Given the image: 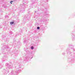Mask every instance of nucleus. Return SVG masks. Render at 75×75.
<instances>
[{
	"mask_svg": "<svg viewBox=\"0 0 75 75\" xmlns=\"http://www.w3.org/2000/svg\"><path fill=\"white\" fill-rule=\"evenodd\" d=\"M9 45L11 46H10L9 47L8 45L6 44V43L2 44V46H3V47L1 49L2 51L3 52L2 53V54H4V59H2V61H7V58H8V56H7V54H6V53H4V51L5 50V49L6 50L8 51V54L9 53V54H11L12 52H10V50H9V49L10 48H11V47H12V46L13 45V44H12L11 43L9 44Z\"/></svg>",
	"mask_w": 75,
	"mask_h": 75,
	"instance_id": "obj_1",
	"label": "nucleus"
},
{
	"mask_svg": "<svg viewBox=\"0 0 75 75\" xmlns=\"http://www.w3.org/2000/svg\"><path fill=\"white\" fill-rule=\"evenodd\" d=\"M14 65H16V66L15 67V68H16L17 70L16 71L14 70H12L11 73L9 74V75H18L19 72H20L21 70L18 69H20L22 68L23 65L17 62L16 61H15L14 62Z\"/></svg>",
	"mask_w": 75,
	"mask_h": 75,
	"instance_id": "obj_2",
	"label": "nucleus"
},
{
	"mask_svg": "<svg viewBox=\"0 0 75 75\" xmlns=\"http://www.w3.org/2000/svg\"><path fill=\"white\" fill-rule=\"evenodd\" d=\"M24 50L25 52H26V57L23 60L25 62L27 61H31V59L33 58V52H31L30 53V50L28 48H25Z\"/></svg>",
	"mask_w": 75,
	"mask_h": 75,
	"instance_id": "obj_3",
	"label": "nucleus"
},
{
	"mask_svg": "<svg viewBox=\"0 0 75 75\" xmlns=\"http://www.w3.org/2000/svg\"><path fill=\"white\" fill-rule=\"evenodd\" d=\"M38 11H41L42 13H39V16H41L42 17V20L43 21H46L47 20L46 19V18L45 17V15H48L47 13V11H44V9L41 8L40 9V8H38Z\"/></svg>",
	"mask_w": 75,
	"mask_h": 75,
	"instance_id": "obj_4",
	"label": "nucleus"
},
{
	"mask_svg": "<svg viewBox=\"0 0 75 75\" xmlns=\"http://www.w3.org/2000/svg\"><path fill=\"white\" fill-rule=\"evenodd\" d=\"M71 50H73V54H71V58L68 59L69 62H73L75 61V49L74 47H71Z\"/></svg>",
	"mask_w": 75,
	"mask_h": 75,
	"instance_id": "obj_5",
	"label": "nucleus"
},
{
	"mask_svg": "<svg viewBox=\"0 0 75 75\" xmlns=\"http://www.w3.org/2000/svg\"><path fill=\"white\" fill-rule=\"evenodd\" d=\"M2 40H5L6 42H8L9 41V38H8L7 37V35L4 34L2 36Z\"/></svg>",
	"mask_w": 75,
	"mask_h": 75,
	"instance_id": "obj_6",
	"label": "nucleus"
},
{
	"mask_svg": "<svg viewBox=\"0 0 75 75\" xmlns=\"http://www.w3.org/2000/svg\"><path fill=\"white\" fill-rule=\"evenodd\" d=\"M20 6L21 7H22V8L21 9V13H23V11H25V8L26 5L25 4H24V3H23V4H21L20 5Z\"/></svg>",
	"mask_w": 75,
	"mask_h": 75,
	"instance_id": "obj_7",
	"label": "nucleus"
},
{
	"mask_svg": "<svg viewBox=\"0 0 75 75\" xmlns=\"http://www.w3.org/2000/svg\"><path fill=\"white\" fill-rule=\"evenodd\" d=\"M9 72V70L8 69L6 68V69H4V71H3V75H6Z\"/></svg>",
	"mask_w": 75,
	"mask_h": 75,
	"instance_id": "obj_8",
	"label": "nucleus"
},
{
	"mask_svg": "<svg viewBox=\"0 0 75 75\" xmlns=\"http://www.w3.org/2000/svg\"><path fill=\"white\" fill-rule=\"evenodd\" d=\"M10 64H9L8 63H6V67H7L9 69H11V68H12V67H13V66H12V63H11V62L10 63Z\"/></svg>",
	"mask_w": 75,
	"mask_h": 75,
	"instance_id": "obj_9",
	"label": "nucleus"
},
{
	"mask_svg": "<svg viewBox=\"0 0 75 75\" xmlns=\"http://www.w3.org/2000/svg\"><path fill=\"white\" fill-rule=\"evenodd\" d=\"M30 18V15L29 14L28 15H26L24 17V20H28Z\"/></svg>",
	"mask_w": 75,
	"mask_h": 75,
	"instance_id": "obj_10",
	"label": "nucleus"
},
{
	"mask_svg": "<svg viewBox=\"0 0 75 75\" xmlns=\"http://www.w3.org/2000/svg\"><path fill=\"white\" fill-rule=\"evenodd\" d=\"M71 36L72 37V40H75V35L74 33L73 32H72L71 33Z\"/></svg>",
	"mask_w": 75,
	"mask_h": 75,
	"instance_id": "obj_11",
	"label": "nucleus"
},
{
	"mask_svg": "<svg viewBox=\"0 0 75 75\" xmlns=\"http://www.w3.org/2000/svg\"><path fill=\"white\" fill-rule=\"evenodd\" d=\"M17 44L18 45H16V47H17L18 48H19V47H20V45H21V43H20V42H18Z\"/></svg>",
	"mask_w": 75,
	"mask_h": 75,
	"instance_id": "obj_12",
	"label": "nucleus"
},
{
	"mask_svg": "<svg viewBox=\"0 0 75 75\" xmlns=\"http://www.w3.org/2000/svg\"><path fill=\"white\" fill-rule=\"evenodd\" d=\"M32 46H31V50H33L34 47H35V46H37V45H35L34 44H32Z\"/></svg>",
	"mask_w": 75,
	"mask_h": 75,
	"instance_id": "obj_13",
	"label": "nucleus"
},
{
	"mask_svg": "<svg viewBox=\"0 0 75 75\" xmlns=\"http://www.w3.org/2000/svg\"><path fill=\"white\" fill-rule=\"evenodd\" d=\"M34 0L31 1V2H32V3L31 4H30V7H33V4H34Z\"/></svg>",
	"mask_w": 75,
	"mask_h": 75,
	"instance_id": "obj_14",
	"label": "nucleus"
},
{
	"mask_svg": "<svg viewBox=\"0 0 75 75\" xmlns=\"http://www.w3.org/2000/svg\"><path fill=\"white\" fill-rule=\"evenodd\" d=\"M72 53V52L71 51H69L67 52V54H71Z\"/></svg>",
	"mask_w": 75,
	"mask_h": 75,
	"instance_id": "obj_15",
	"label": "nucleus"
},
{
	"mask_svg": "<svg viewBox=\"0 0 75 75\" xmlns=\"http://www.w3.org/2000/svg\"><path fill=\"white\" fill-rule=\"evenodd\" d=\"M23 1L24 3L27 4V0H23Z\"/></svg>",
	"mask_w": 75,
	"mask_h": 75,
	"instance_id": "obj_16",
	"label": "nucleus"
},
{
	"mask_svg": "<svg viewBox=\"0 0 75 75\" xmlns=\"http://www.w3.org/2000/svg\"><path fill=\"white\" fill-rule=\"evenodd\" d=\"M69 50H70V48H68L67 49L66 51V52H68V51H69Z\"/></svg>",
	"mask_w": 75,
	"mask_h": 75,
	"instance_id": "obj_17",
	"label": "nucleus"
},
{
	"mask_svg": "<svg viewBox=\"0 0 75 75\" xmlns=\"http://www.w3.org/2000/svg\"><path fill=\"white\" fill-rule=\"evenodd\" d=\"M69 47H74V45H72V44H69L68 45Z\"/></svg>",
	"mask_w": 75,
	"mask_h": 75,
	"instance_id": "obj_18",
	"label": "nucleus"
},
{
	"mask_svg": "<svg viewBox=\"0 0 75 75\" xmlns=\"http://www.w3.org/2000/svg\"><path fill=\"white\" fill-rule=\"evenodd\" d=\"M14 23V21L11 22H10V24L11 25H12V24H13Z\"/></svg>",
	"mask_w": 75,
	"mask_h": 75,
	"instance_id": "obj_19",
	"label": "nucleus"
},
{
	"mask_svg": "<svg viewBox=\"0 0 75 75\" xmlns=\"http://www.w3.org/2000/svg\"><path fill=\"white\" fill-rule=\"evenodd\" d=\"M9 33L10 34H13V32L12 31H10Z\"/></svg>",
	"mask_w": 75,
	"mask_h": 75,
	"instance_id": "obj_20",
	"label": "nucleus"
},
{
	"mask_svg": "<svg viewBox=\"0 0 75 75\" xmlns=\"http://www.w3.org/2000/svg\"><path fill=\"white\" fill-rule=\"evenodd\" d=\"M5 18H8V15H5Z\"/></svg>",
	"mask_w": 75,
	"mask_h": 75,
	"instance_id": "obj_21",
	"label": "nucleus"
},
{
	"mask_svg": "<svg viewBox=\"0 0 75 75\" xmlns=\"http://www.w3.org/2000/svg\"><path fill=\"white\" fill-rule=\"evenodd\" d=\"M3 65H2V66H1V65H0V69H1V68H2V67H3Z\"/></svg>",
	"mask_w": 75,
	"mask_h": 75,
	"instance_id": "obj_22",
	"label": "nucleus"
},
{
	"mask_svg": "<svg viewBox=\"0 0 75 75\" xmlns=\"http://www.w3.org/2000/svg\"><path fill=\"white\" fill-rule=\"evenodd\" d=\"M40 28V27H39V26H38L37 27V30H39Z\"/></svg>",
	"mask_w": 75,
	"mask_h": 75,
	"instance_id": "obj_23",
	"label": "nucleus"
},
{
	"mask_svg": "<svg viewBox=\"0 0 75 75\" xmlns=\"http://www.w3.org/2000/svg\"><path fill=\"white\" fill-rule=\"evenodd\" d=\"M13 1H10V3L11 4H12V3H13Z\"/></svg>",
	"mask_w": 75,
	"mask_h": 75,
	"instance_id": "obj_24",
	"label": "nucleus"
},
{
	"mask_svg": "<svg viewBox=\"0 0 75 75\" xmlns=\"http://www.w3.org/2000/svg\"><path fill=\"white\" fill-rule=\"evenodd\" d=\"M72 16L73 17H75V15L74 14L72 15Z\"/></svg>",
	"mask_w": 75,
	"mask_h": 75,
	"instance_id": "obj_25",
	"label": "nucleus"
},
{
	"mask_svg": "<svg viewBox=\"0 0 75 75\" xmlns=\"http://www.w3.org/2000/svg\"><path fill=\"white\" fill-rule=\"evenodd\" d=\"M26 42V40H25L24 41H23V43L25 44V43Z\"/></svg>",
	"mask_w": 75,
	"mask_h": 75,
	"instance_id": "obj_26",
	"label": "nucleus"
},
{
	"mask_svg": "<svg viewBox=\"0 0 75 75\" xmlns=\"http://www.w3.org/2000/svg\"><path fill=\"white\" fill-rule=\"evenodd\" d=\"M65 54V53L63 52L62 53V55H64Z\"/></svg>",
	"mask_w": 75,
	"mask_h": 75,
	"instance_id": "obj_27",
	"label": "nucleus"
},
{
	"mask_svg": "<svg viewBox=\"0 0 75 75\" xmlns=\"http://www.w3.org/2000/svg\"><path fill=\"white\" fill-rule=\"evenodd\" d=\"M13 41L14 42H16V40H15V39H14L13 40Z\"/></svg>",
	"mask_w": 75,
	"mask_h": 75,
	"instance_id": "obj_28",
	"label": "nucleus"
},
{
	"mask_svg": "<svg viewBox=\"0 0 75 75\" xmlns=\"http://www.w3.org/2000/svg\"><path fill=\"white\" fill-rule=\"evenodd\" d=\"M13 1H14V2H16L17 1V0H13Z\"/></svg>",
	"mask_w": 75,
	"mask_h": 75,
	"instance_id": "obj_29",
	"label": "nucleus"
},
{
	"mask_svg": "<svg viewBox=\"0 0 75 75\" xmlns=\"http://www.w3.org/2000/svg\"><path fill=\"white\" fill-rule=\"evenodd\" d=\"M4 8H7V6H4Z\"/></svg>",
	"mask_w": 75,
	"mask_h": 75,
	"instance_id": "obj_30",
	"label": "nucleus"
},
{
	"mask_svg": "<svg viewBox=\"0 0 75 75\" xmlns=\"http://www.w3.org/2000/svg\"><path fill=\"white\" fill-rule=\"evenodd\" d=\"M20 33H23V31H22V30H21V31H20Z\"/></svg>",
	"mask_w": 75,
	"mask_h": 75,
	"instance_id": "obj_31",
	"label": "nucleus"
},
{
	"mask_svg": "<svg viewBox=\"0 0 75 75\" xmlns=\"http://www.w3.org/2000/svg\"><path fill=\"white\" fill-rule=\"evenodd\" d=\"M17 35H18L16 34L15 37H17Z\"/></svg>",
	"mask_w": 75,
	"mask_h": 75,
	"instance_id": "obj_32",
	"label": "nucleus"
},
{
	"mask_svg": "<svg viewBox=\"0 0 75 75\" xmlns=\"http://www.w3.org/2000/svg\"><path fill=\"white\" fill-rule=\"evenodd\" d=\"M15 56H16V57H17V54H15Z\"/></svg>",
	"mask_w": 75,
	"mask_h": 75,
	"instance_id": "obj_33",
	"label": "nucleus"
},
{
	"mask_svg": "<svg viewBox=\"0 0 75 75\" xmlns=\"http://www.w3.org/2000/svg\"><path fill=\"white\" fill-rule=\"evenodd\" d=\"M18 16H19V15H20V13H18Z\"/></svg>",
	"mask_w": 75,
	"mask_h": 75,
	"instance_id": "obj_34",
	"label": "nucleus"
},
{
	"mask_svg": "<svg viewBox=\"0 0 75 75\" xmlns=\"http://www.w3.org/2000/svg\"><path fill=\"white\" fill-rule=\"evenodd\" d=\"M1 10L0 9V13L1 12Z\"/></svg>",
	"mask_w": 75,
	"mask_h": 75,
	"instance_id": "obj_35",
	"label": "nucleus"
},
{
	"mask_svg": "<svg viewBox=\"0 0 75 75\" xmlns=\"http://www.w3.org/2000/svg\"><path fill=\"white\" fill-rule=\"evenodd\" d=\"M46 0V1H48V0Z\"/></svg>",
	"mask_w": 75,
	"mask_h": 75,
	"instance_id": "obj_36",
	"label": "nucleus"
},
{
	"mask_svg": "<svg viewBox=\"0 0 75 75\" xmlns=\"http://www.w3.org/2000/svg\"><path fill=\"white\" fill-rule=\"evenodd\" d=\"M1 28V26H0V28Z\"/></svg>",
	"mask_w": 75,
	"mask_h": 75,
	"instance_id": "obj_37",
	"label": "nucleus"
},
{
	"mask_svg": "<svg viewBox=\"0 0 75 75\" xmlns=\"http://www.w3.org/2000/svg\"><path fill=\"white\" fill-rule=\"evenodd\" d=\"M13 52H14V51H13L12 52V53H13Z\"/></svg>",
	"mask_w": 75,
	"mask_h": 75,
	"instance_id": "obj_38",
	"label": "nucleus"
},
{
	"mask_svg": "<svg viewBox=\"0 0 75 75\" xmlns=\"http://www.w3.org/2000/svg\"><path fill=\"white\" fill-rule=\"evenodd\" d=\"M29 9H29V10H28V11H29Z\"/></svg>",
	"mask_w": 75,
	"mask_h": 75,
	"instance_id": "obj_39",
	"label": "nucleus"
},
{
	"mask_svg": "<svg viewBox=\"0 0 75 75\" xmlns=\"http://www.w3.org/2000/svg\"><path fill=\"white\" fill-rule=\"evenodd\" d=\"M0 55H1V53L0 52Z\"/></svg>",
	"mask_w": 75,
	"mask_h": 75,
	"instance_id": "obj_40",
	"label": "nucleus"
},
{
	"mask_svg": "<svg viewBox=\"0 0 75 75\" xmlns=\"http://www.w3.org/2000/svg\"><path fill=\"white\" fill-rule=\"evenodd\" d=\"M35 13H36V11H35Z\"/></svg>",
	"mask_w": 75,
	"mask_h": 75,
	"instance_id": "obj_41",
	"label": "nucleus"
},
{
	"mask_svg": "<svg viewBox=\"0 0 75 75\" xmlns=\"http://www.w3.org/2000/svg\"><path fill=\"white\" fill-rule=\"evenodd\" d=\"M74 31H75V29L74 30Z\"/></svg>",
	"mask_w": 75,
	"mask_h": 75,
	"instance_id": "obj_42",
	"label": "nucleus"
},
{
	"mask_svg": "<svg viewBox=\"0 0 75 75\" xmlns=\"http://www.w3.org/2000/svg\"><path fill=\"white\" fill-rule=\"evenodd\" d=\"M26 31H27V30H26Z\"/></svg>",
	"mask_w": 75,
	"mask_h": 75,
	"instance_id": "obj_43",
	"label": "nucleus"
},
{
	"mask_svg": "<svg viewBox=\"0 0 75 75\" xmlns=\"http://www.w3.org/2000/svg\"><path fill=\"white\" fill-rule=\"evenodd\" d=\"M74 15H75V14H74Z\"/></svg>",
	"mask_w": 75,
	"mask_h": 75,
	"instance_id": "obj_44",
	"label": "nucleus"
}]
</instances>
